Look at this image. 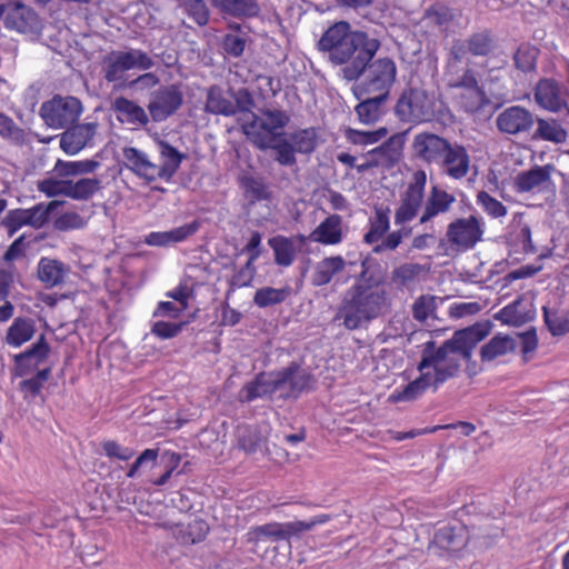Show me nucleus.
Listing matches in <instances>:
<instances>
[{"label":"nucleus","mask_w":569,"mask_h":569,"mask_svg":"<svg viewBox=\"0 0 569 569\" xmlns=\"http://www.w3.org/2000/svg\"><path fill=\"white\" fill-rule=\"evenodd\" d=\"M496 50V36L487 28L451 42L445 61V78L448 88L467 91V96H461L460 101L467 112L478 111L485 100V91L479 84L477 72L470 67V57L488 58Z\"/></svg>","instance_id":"1"},{"label":"nucleus","mask_w":569,"mask_h":569,"mask_svg":"<svg viewBox=\"0 0 569 569\" xmlns=\"http://www.w3.org/2000/svg\"><path fill=\"white\" fill-rule=\"evenodd\" d=\"M489 333V329L476 323L461 330L437 347L433 340L423 345L421 359L418 363L419 372H429L433 382V390H437L449 379L458 376L462 361H469L473 349Z\"/></svg>","instance_id":"2"},{"label":"nucleus","mask_w":569,"mask_h":569,"mask_svg":"<svg viewBox=\"0 0 569 569\" xmlns=\"http://www.w3.org/2000/svg\"><path fill=\"white\" fill-rule=\"evenodd\" d=\"M380 46V41L377 40L373 44V50L369 52V57L365 56L357 64L346 66L342 70L345 79L357 81L353 87V93L357 99L371 94L389 97L390 90L396 82V62L389 57L373 59Z\"/></svg>","instance_id":"3"},{"label":"nucleus","mask_w":569,"mask_h":569,"mask_svg":"<svg viewBox=\"0 0 569 569\" xmlns=\"http://www.w3.org/2000/svg\"><path fill=\"white\" fill-rule=\"evenodd\" d=\"M377 40L369 37L367 32L351 30L348 22L339 21L323 32L319 40V48L328 53V58L333 64L355 66L365 56L369 57Z\"/></svg>","instance_id":"4"},{"label":"nucleus","mask_w":569,"mask_h":569,"mask_svg":"<svg viewBox=\"0 0 569 569\" xmlns=\"http://www.w3.org/2000/svg\"><path fill=\"white\" fill-rule=\"evenodd\" d=\"M387 306V292L379 282H356L345 293L339 315L349 330L379 317Z\"/></svg>","instance_id":"5"},{"label":"nucleus","mask_w":569,"mask_h":569,"mask_svg":"<svg viewBox=\"0 0 569 569\" xmlns=\"http://www.w3.org/2000/svg\"><path fill=\"white\" fill-rule=\"evenodd\" d=\"M242 133L259 150H268L282 138L290 117L283 110L266 109L261 114L250 113V119L239 118Z\"/></svg>","instance_id":"6"},{"label":"nucleus","mask_w":569,"mask_h":569,"mask_svg":"<svg viewBox=\"0 0 569 569\" xmlns=\"http://www.w3.org/2000/svg\"><path fill=\"white\" fill-rule=\"evenodd\" d=\"M393 110L400 122L417 126L435 118L436 100L426 89L409 86L401 91Z\"/></svg>","instance_id":"7"},{"label":"nucleus","mask_w":569,"mask_h":569,"mask_svg":"<svg viewBox=\"0 0 569 569\" xmlns=\"http://www.w3.org/2000/svg\"><path fill=\"white\" fill-rule=\"evenodd\" d=\"M153 66V59L140 49L112 50L101 61L103 78L107 82L123 80L126 72L131 69L149 70Z\"/></svg>","instance_id":"8"},{"label":"nucleus","mask_w":569,"mask_h":569,"mask_svg":"<svg viewBox=\"0 0 569 569\" xmlns=\"http://www.w3.org/2000/svg\"><path fill=\"white\" fill-rule=\"evenodd\" d=\"M485 221L478 214L457 218L451 221L446 231V238L451 248L457 251H468L483 238Z\"/></svg>","instance_id":"9"},{"label":"nucleus","mask_w":569,"mask_h":569,"mask_svg":"<svg viewBox=\"0 0 569 569\" xmlns=\"http://www.w3.org/2000/svg\"><path fill=\"white\" fill-rule=\"evenodd\" d=\"M82 112V104L78 98L54 96L42 103L40 116L44 123L53 129L67 128L76 123Z\"/></svg>","instance_id":"10"},{"label":"nucleus","mask_w":569,"mask_h":569,"mask_svg":"<svg viewBox=\"0 0 569 569\" xmlns=\"http://www.w3.org/2000/svg\"><path fill=\"white\" fill-rule=\"evenodd\" d=\"M270 377L274 378L277 391L287 389L286 398L297 399L303 392L315 389L316 379L313 375L302 369L296 361H291L287 367L271 372Z\"/></svg>","instance_id":"11"},{"label":"nucleus","mask_w":569,"mask_h":569,"mask_svg":"<svg viewBox=\"0 0 569 569\" xmlns=\"http://www.w3.org/2000/svg\"><path fill=\"white\" fill-rule=\"evenodd\" d=\"M427 184V173L420 169L413 172L412 180L408 183L400 204L395 212V223L405 224L411 221L419 212Z\"/></svg>","instance_id":"12"},{"label":"nucleus","mask_w":569,"mask_h":569,"mask_svg":"<svg viewBox=\"0 0 569 569\" xmlns=\"http://www.w3.org/2000/svg\"><path fill=\"white\" fill-rule=\"evenodd\" d=\"M449 143V139L435 132L427 130L418 132L411 142L412 157L425 164L438 166Z\"/></svg>","instance_id":"13"},{"label":"nucleus","mask_w":569,"mask_h":569,"mask_svg":"<svg viewBox=\"0 0 569 569\" xmlns=\"http://www.w3.org/2000/svg\"><path fill=\"white\" fill-rule=\"evenodd\" d=\"M183 103V93L179 86H161L151 93L148 111L154 122H161L174 114Z\"/></svg>","instance_id":"14"},{"label":"nucleus","mask_w":569,"mask_h":569,"mask_svg":"<svg viewBox=\"0 0 569 569\" xmlns=\"http://www.w3.org/2000/svg\"><path fill=\"white\" fill-rule=\"evenodd\" d=\"M470 541L466 526H445L435 532L430 547L437 548L440 556L459 557Z\"/></svg>","instance_id":"15"},{"label":"nucleus","mask_w":569,"mask_h":569,"mask_svg":"<svg viewBox=\"0 0 569 569\" xmlns=\"http://www.w3.org/2000/svg\"><path fill=\"white\" fill-rule=\"evenodd\" d=\"M50 351L51 349L44 335H41L30 348L13 357L17 376L27 377L43 369L42 365L47 362Z\"/></svg>","instance_id":"16"},{"label":"nucleus","mask_w":569,"mask_h":569,"mask_svg":"<svg viewBox=\"0 0 569 569\" xmlns=\"http://www.w3.org/2000/svg\"><path fill=\"white\" fill-rule=\"evenodd\" d=\"M500 132L511 136L528 133L533 124L532 112L521 106H511L502 110L496 119Z\"/></svg>","instance_id":"17"},{"label":"nucleus","mask_w":569,"mask_h":569,"mask_svg":"<svg viewBox=\"0 0 569 569\" xmlns=\"http://www.w3.org/2000/svg\"><path fill=\"white\" fill-rule=\"evenodd\" d=\"M471 159L467 148L458 142L449 143L438 167L453 180L463 179L470 171Z\"/></svg>","instance_id":"18"},{"label":"nucleus","mask_w":569,"mask_h":569,"mask_svg":"<svg viewBox=\"0 0 569 569\" xmlns=\"http://www.w3.org/2000/svg\"><path fill=\"white\" fill-rule=\"evenodd\" d=\"M405 142L406 133H395L363 157L371 158L378 168L391 169L400 161Z\"/></svg>","instance_id":"19"},{"label":"nucleus","mask_w":569,"mask_h":569,"mask_svg":"<svg viewBox=\"0 0 569 569\" xmlns=\"http://www.w3.org/2000/svg\"><path fill=\"white\" fill-rule=\"evenodd\" d=\"M308 241L307 236L298 233L291 237L274 236L268 240L269 247L273 251V259L277 266L290 267L297 257V253Z\"/></svg>","instance_id":"20"},{"label":"nucleus","mask_w":569,"mask_h":569,"mask_svg":"<svg viewBox=\"0 0 569 569\" xmlns=\"http://www.w3.org/2000/svg\"><path fill=\"white\" fill-rule=\"evenodd\" d=\"M122 154L126 168L147 183L161 180L158 164L152 162L146 152L134 147H126Z\"/></svg>","instance_id":"21"},{"label":"nucleus","mask_w":569,"mask_h":569,"mask_svg":"<svg viewBox=\"0 0 569 569\" xmlns=\"http://www.w3.org/2000/svg\"><path fill=\"white\" fill-rule=\"evenodd\" d=\"M70 273V266L56 258L41 257L37 264V278L46 289L64 286Z\"/></svg>","instance_id":"22"},{"label":"nucleus","mask_w":569,"mask_h":569,"mask_svg":"<svg viewBox=\"0 0 569 569\" xmlns=\"http://www.w3.org/2000/svg\"><path fill=\"white\" fill-rule=\"evenodd\" d=\"M553 167L535 166L527 171L517 174L515 188L518 192H540L546 190L551 183V172Z\"/></svg>","instance_id":"23"},{"label":"nucleus","mask_w":569,"mask_h":569,"mask_svg":"<svg viewBox=\"0 0 569 569\" xmlns=\"http://www.w3.org/2000/svg\"><path fill=\"white\" fill-rule=\"evenodd\" d=\"M293 536H297L293 521L269 522L262 526L251 527L246 535V541L257 545L268 539L272 541L289 540Z\"/></svg>","instance_id":"24"},{"label":"nucleus","mask_w":569,"mask_h":569,"mask_svg":"<svg viewBox=\"0 0 569 569\" xmlns=\"http://www.w3.org/2000/svg\"><path fill=\"white\" fill-rule=\"evenodd\" d=\"M343 236L342 217L332 213L325 218L307 238L311 242L323 246H337L342 242Z\"/></svg>","instance_id":"25"},{"label":"nucleus","mask_w":569,"mask_h":569,"mask_svg":"<svg viewBox=\"0 0 569 569\" xmlns=\"http://www.w3.org/2000/svg\"><path fill=\"white\" fill-rule=\"evenodd\" d=\"M96 123H80L68 128L60 137V148L67 154L81 151L94 137Z\"/></svg>","instance_id":"26"},{"label":"nucleus","mask_w":569,"mask_h":569,"mask_svg":"<svg viewBox=\"0 0 569 569\" xmlns=\"http://www.w3.org/2000/svg\"><path fill=\"white\" fill-rule=\"evenodd\" d=\"M535 100L539 107L551 112H558L563 108H568L558 82L551 79L538 81L535 88Z\"/></svg>","instance_id":"27"},{"label":"nucleus","mask_w":569,"mask_h":569,"mask_svg":"<svg viewBox=\"0 0 569 569\" xmlns=\"http://www.w3.org/2000/svg\"><path fill=\"white\" fill-rule=\"evenodd\" d=\"M455 202V194L449 193L439 186H432L425 202L419 222L423 224L439 214L449 212Z\"/></svg>","instance_id":"28"},{"label":"nucleus","mask_w":569,"mask_h":569,"mask_svg":"<svg viewBox=\"0 0 569 569\" xmlns=\"http://www.w3.org/2000/svg\"><path fill=\"white\" fill-rule=\"evenodd\" d=\"M38 14L24 4L17 3L6 13L4 26L20 33H30L38 28Z\"/></svg>","instance_id":"29"},{"label":"nucleus","mask_w":569,"mask_h":569,"mask_svg":"<svg viewBox=\"0 0 569 569\" xmlns=\"http://www.w3.org/2000/svg\"><path fill=\"white\" fill-rule=\"evenodd\" d=\"M174 540L182 547H189L204 541L210 532L209 523L202 518H194L188 523L174 527Z\"/></svg>","instance_id":"30"},{"label":"nucleus","mask_w":569,"mask_h":569,"mask_svg":"<svg viewBox=\"0 0 569 569\" xmlns=\"http://www.w3.org/2000/svg\"><path fill=\"white\" fill-rule=\"evenodd\" d=\"M237 448L246 455H254L264 449L266 455H270L268 439L256 426H239L236 431Z\"/></svg>","instance_id":"31"},{"label":"nucleus","mask_w":569,"mask_h":569,"mask_svg":"<svg viewBox=\"0 0 569 569\" xmlns=\"http://www.w3.org/2000/svg\"><path fill=\"white\" fill-rule=\"evenodd\" d=\"M113 110L119 121L134 127H144L149 123V117L144 109L124 97H118L113 101Z\"/></svg>","instance_id":"32"},{"label":"nucleus","mask_w":569,"mask_h":569,"mask_svg":"<svg viewBox=\"0 0 569 569\" xmlns=\"http://www.w3.org/2000/svg\"><path fill=\"white\" fill-rule=\"evenodd\" d=\"M388 97L381 94L366 96L355 107L358 120L362 124H373L380 120L385 113V103Z\"/></svg>","instance_id":"33"},{"label":"nucleus","mask_w":569,"mask_h":569,"mask_svg":"<svg viewBox=\"0 0 569 569\" xmlns=\"http://www.w3.org/2000/svg\"><path fill=\"white\" fill-rule=\"evenodd\" d=\"M238 181L246 199L250 203L269 201L271 199L272 193L264 178L247 172L241 174Z\"/></svg>","instance_id":"34"},{"label":"nucleus","mask_w":569,"mask_h":569,"mask_svg":"<svg viewBox=\"0 0 569 569\" xmlns=\"http://www.w3.org/2000/svg\"><path fill=\"white\" fill-rule=\"evenodd\" d=\"M274 378L268 377L264 372H260L256 378L247 382L239 392V400L241 402H251L258 398L273 395L277 392L274 388Z\"/></svg>","instance_id":"35"},{"label":"nucleus","mask_w":569,"mask_h":569,"mask_svg":"<svg viewBox=\"0 0 569 569\" xmlns=\"http://www.w3.org/2000/svg\"><path fill=\"white\" fill-rule=\"evenodd\" d=\"M36 333L34 321L26 317H17L7 330L4 343L12 348H20L30 341Z\"/></svg>","instance_id":"36"},{"label":"nucleus","mask_w":569,"mask_h":569,"mask_svg":"<svg viewBox=\"0 0 569 569\" xmlns=\"http://www.w3.org/2000/svg\"><path fill=\"white\" fill-rule=\"evenodd\" d=\"M390 210L387 207H375L373 214L369 218L368 230L363 234V242L377 244L390 228Z\"/></svg>","instance_id":"37"},{"label":"nucleus","mask_w":569,"mask_h":569,"mask_svg":"<svg viewBox=\"0 0 569 569\" xmlns=\"http://www.w3.org/2000/svg\"><path fill=\"white\" fill-rule=\"evenodd\" d=\"M160 163L158 164L161 180L170 182L177 173L184 156L166 141H159Z\"/></svg>","instance_id":"38"},{"label":"nucleus","mask_w":569,"mask_h":569,"mask_svg":"<svg viewBox=\"0 0 569 569\" xmlns=\"http://www.w3.org/2000/svg\"><path fill=\"white\" fill-rule=\"evenodd\" d=\"M204 111L211 114L231 117L237 113V107L233 101L224 96L219 86L213 84L207 91Z\"/></svg>","instance_id":"39"},{"label":"nucleus","mask_w":569,"mask_h":569,"mask_svg":"<svg viewBox=\"0 0 569 569\" xmlns=\"http://www.w3.org/2000/svg\"><path fill=\"white\" fill-rule=\"evenodd\" d=\"M345 268L346 261L341 256L327 257L317 263L312 274V283L317 287L326 286Z\"/></svg>","instance_id":"40"},{"label":"nucleus","mask_w":569,"mask_h":569,"mask_svg":"<svg viewBox=\"0 0 569 569\" xmlns=\"http://www.w3.org/2000/svg\"><path fill=\"white\" fill-rule=\"evenodd\" d=\"M428 388H433V382L430 380L429 372H420V376L413 381H410L401 390L396 389L390 399L393 402L413 401L422 396Z\"/></svg>","instance_id":"41"},{"label":"nucleus","mask_w":569,"mask_h":569,"mask_svg":"<svg viewBox=\"0 0 569 569\" xmlns=\"http://www.w3.org/2000/svg\"><path fill=\"white\" fill-rule=\"evenodd\" d=\"M425 272L426 268L422 264L406 262L392 270L390 280L397 289L402 290L417 282Z\"/></svg>","instance_id":"42"},{"label":"nucleus","mask_w":569,"mask_h":569,"mask_svg":"<svg viewBox=\"0 0 569 569\" xmlns=\"http://www.w3.org/2000/svg\"><path fill=\"white\" fill-rule=\"evenodd\" d=\"M101 189L102 180L99 178L67 180V197L73 200H89Z\"/></svg>","instance_id":"43"},{"label":"nucleus","mask_w":569,"mask_h":569,"mask_svg":"<svg viewBox=\"0 0 569 569\" xmlns=\"http://www.w3.org/2000/svg\"><path fill=\"white\" fill-rule=\"evenodd\" d=\"M290 295V286L282 288L262 287L254 292L253 303L259 308H269L284 302Z\"/></svg>","instance_id":"44"},{"label":"nucleus","mask_w":569,"mask_h":569,"mask_svg":"<svg viewBox=\"0 0 569 569\" xmlns=\"http://www.w3.org/2000/svg\"><path fill=\"white\" fill-rule=\"evenodd\" d=\"M533 139L561 143L567 139V131L555 119H537V129Z\"/></svg>","instance_id":"45"},{"label":"nucleus","mask_w":569,"mask_h":569,"mask_svg":"<svg viewBox=\"0 0 569 569\" xmlns=\"http://www.w3.org/2000/svg\"><path fill=\"white\" fill-rule=\"evenodd\" d=\"M515 340L509 336H495L481 347L482 361H492L515 350Z\"/></svg>","instance_id":"46"},{"label":"nucleus","mask_w":569,"mask_h":569,"mask_svg":"<svg viewBox=\"0 0 569 569\" xmlns=\"http://www.w3.org/2000/svg\"><path fill=\"white\" fill-rule=\"evenodd\" d=\"M539 53L540 50L536 46L529 42L521 43L513 53L516 69L523 73L535 71Z\"/></svg>","instance_id":"47"},{"label":"nucleus","mask_w":569,"mask_h":569,"mask_svg":"<svg viewBox=\"0 0 569 569\" xmlns=\"http://www.w3.org/2000/svg\"><path fill=\"white\" fill-rule=\"evenodd\" d=\"M216 8L232 17H251L258 11L254 0H212Z\"/></svg>","instance_id":"48"},{"label":"nucleus","mask_w":569,"mask_h":569,"mask_svg":"<svg viewBox=\"0 0 569 569\" xmlns=\"http://www.w3.org/2000/svg\"><path fill=\"white\" fill-rule=\"evenodd\" d=\"M59 204V201L52 200L48 203L39 202L31 208L24 209L27 224L34 229L42 228Z\"/></svg>","instance_id":"49"},{"label":"nucleus","mask_w":569,"mask_h":569,"mask_svg":"<svg viewBox=\"0 0 569 569\" xmlns=\"http://www.w3.org/2000/svg\"><path fill=\"white\" fill-rule=\"evenodd\" d=\"M51 375V367H44L41 370H38L37 373L32 375V377L20 381L19 390L22 392L23 398L26 400H33L37 398L44 386V383L49 380Z\"/></svg>","instance_id":"50"},{"label":"nucleus","mask_w":569,"mask_h":569,"mask_svg":"<svg viewBox=\"0 0 569 569\" xmlns=\"http://www.w3.org/2000/svg\"><path fill=\"white\" fill-rule=\"evenodd\" d=\"M388 134L386 127H380L377 130L363 131L353 128L345 130L346 140L353 146H370L381 141Z\"/></svg>","instance_id":"51"},{"label":"nucleus","mask_w":569,"mask_h":569,"mask_svg":"<svg viewBox=\"0 0 569 569\" xmlns=\"http://www.w3.org/2000/svg\"><path fill=\"white\" fill-rule=\"evenodd\" d=\"M99 162L94 160L62 161L58 160L54 170L60 177L86 174L96 171Z\"/></svg>","instance_id":"52"},{"label":"nucleus","mask_w":569,"mask_h":569,"mask_svg":"<svg viewBox=\"0 0 569 569\" xmlns=\"http://www.w3.org/2000/svg\"><path fill=\"white\" fill-rule=\"evenodd\" d=\"M543 320L548 330L553 336H562L569 332V313L557 309L542 308Z\"/></svg>","instance_id":"53"},{"label":"nucleus","mask_w":569,"mask_h":569,"mask_svg":"<svg viewBox=\"0 0 569 569\" xmlns=\"http://www.w3.org/2000/svg\"><path fill=\"white\" fill-rule=\"evenodd\" d=\"M523 301L518 298L511 303L505 306L497 315V318L503 323L521 326L529 320V315L523 310Z\"/></svg>","instance_id":"54"},{"label":"nucleus","mask_w":569,"mask_h":569,"mask_svg":"<svg viewBox=\"0 0 569 569\" xmlns=\"http://www.w3.org/2000/svg\"><path fill=\"white\" fill-rule=\"evenodd\" d=\"M317 130L313 127L300 129L291 134V143L300 153H312L317 148Z\"/></svg>","instance_id":"55"},{"label":"nucleus","mask_w":569,"mask_h":569,"mask_svg":"<svg viewBox=\"0 0 569 569\" xmlns=\"http://www.w3.org/2000/svg\"><path fill=\"white\" fill-rule=\"evenodd\" d=\"M476 202L490 218L499 219L508 213L507 207L485 190L477 193Z\"/></svg>","instance_id":"56"},{"label":"nucleus","mask_w":569,"mask_h":569,"mask_svg":"<svg viewBox=\"0 0 569 569\" xmlns=\"http://www.w3.org/2000/svg\"><path fill=\"white\" fill-rule=\"evenodd\" d=\"M511 241L523 253H536L537 249L532 243L531 229L527 223H520L510 234Z\"/></svg>","instance_id":"57"},{"label":"nucleus","mask_w":569,"mask_h":569,"mask_svg":"<svg viewBox=\"0 0 569 569\" xmlns=\"http://www.w3.org/2000/svg\"><path fill=\"white\" fill-rule=\"evenodd\" d=\"M0 136L16 143H22L26 139L24 130L17 126L12 118L2 112H0Z\"/></svg>","instance_id":"58"},{"label":"nucleus","mask_w":569,"mask_h":569,"mask_svg":"<svg viewBox=\"0 0 569 569\" xmlns=\"http://www.w3.org/2000/svg\"><path fill=\"white\" fill-rule=\"evenodd\" d=\"M269 149L276 151V160L281 166H293L297 161L296 149L287 139H278Z\"/></svg>","instance_id":"59"},{"label":"nucleus","mask_w":569,"mask_h":569,"mask_svg":"<svg viewBox=\"0 0 569 569\" xmlns=\"http://www.w3.org/2000/svg\"><path fill=\"white\" fill-rule=\"evenodd\" d=\"M162 461L164 462V471L159 478L152 481V483L158 487L163 486L168 482L172 473L180 466L181 456L173 451H166L162 455Z\"/></svg>","instance_id":"60"},{"label":"nucleus","mask_w":569,"mask_h":569,"mask_svg":"<svg viewBox=\"0 0 569 569\" xmlns=\"http://www.w3.org/2000/svg\"><path fill=\"white\" fill-rule=\"evenodd\" d=\"M84 219L78 212L74 211L63 212L53 221V227L58 231L81 229L84 227Z\"/></svg>","instance_id":"61"},{"label":"nucleus","mask_w":569,"mask_h":569,"mask_svg":"<svg viewBox=\"0 0 569 569\" xmlns=\"http://www.w3.org/2000/svg\"><path fill=\"white\" fill-rule=\"evenodd\" d=\"M200 226V221L193 220L190 223L166 231L169 243L172 244L186 241L199 230Z\"/></svg>","instance_id":"62"},{"label":"nucleus","mask_w":569,"mask_h":569,"mask_svg":"<svg viewBox=\"0 0 569 569\" xmlns=\"http://www.w3.org/2000/svg\"><path fill=\"white\" fill-rule=\"evenodd\" d=\"M102 450L108 458L128 461L134 456V450L119 445L114 440H106L101 443Z\"/></svg>","instance_id":"63"},{"label":"nucleus","mask_w":569,"mask_h":569,"mask_svg":"<svg viewBox=\"0 0 569 569\" xmlns=\"http://www.w3.org/2000/svg\"><path fill=\"white\" fill-rule=\"evenodd\" d=\"M2 226L9 236H13L19 229L28 226L24 216V209L18 208L9 210L2 220Z\"/></svg>","instance_id":"64"}]
</instances>
